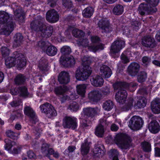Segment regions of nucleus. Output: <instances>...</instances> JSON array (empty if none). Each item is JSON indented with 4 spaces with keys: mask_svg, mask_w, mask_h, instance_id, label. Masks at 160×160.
<instances>
[{
    "mask_svg": "<svg viewBox=\"0 0 160 160\" xmlns=\"http://www.w3.org/2000/svg\"><path fill=\"white\" fill-rule=\"evenodd\" d=\"M5 64L8 68H10L15 65L22 68L26 64V61L24 56L18 52H14L12 57H8L5 61Z\"/></svg>",
    "mask_w": 160,
    "mask_h": 160,
    "instance_id": "1",
    "label": "nucleus"
},
{
    "mask_svg": "<svg viewBox=\"0 0 160 160\" xmlns=\"http://www.w3.org/2000/svg\"><path fill=\"white\" fill-rule=\"evenodd\" d=\"M82 61V65L76 71L75 77L78 80L83 81L88 78L92 73V70L87 60L83 59Z\"/></svg>",
    "mask_w": 160,
    "mask_h": 160,
    "instance_id": "2",
    "label": "nucleus"
},
{
    "mask_svg": "<svg viewBox=\"0 0 160 160\" xmlns=\"http://www.w3.org/2000/svg\"><path fill=\"white\" fill-rule=\"evenodd\" d=\"M127 136L122 133L117 134L114 139L115 143L122 149H126L129 148V144Z\"/></svg>",
    "mask_w": 160,
    "mask_h": 160,
    "instance_id": "3",
    "label": "nucleus"
},
{
    "mask_svg": "<svg viewBox=\"0 0 160 160\" xmlns=\"http://www.w3.org/2000/svg\"><path fill=\"white\" fill-rule=\"evenodd\" d=\"M44 20V18L40 16H38L34 18L30 24V28L32 31L37 32L41 31L42 28L45 27Z\"/></svg>",
    "mask_w": 160,
    "mask_h": 160,
    "instance_id": "4",
    "label": "nucleus"
},
{
    "mask_svg": "<svg viewBox=\"0 0 160 160\" xmlns=\"http://www.w3.org/2000/svg\"><path fill=\"white\" fill-rule=\"evenodd\" d=\"M143 121L141 118L138 116L132 117L129 121L128 127L132 130H139L142 127Z\"/></svg>",
    "mask_w": 160,
    "mask_h": 160,
    "instance_id": "5",
    "label": "nucleus"
},
{
    "mask_svg": "<svg viewBox=\"0 0 160 160\" xmlns=\"http://www.w3.org/2000/svg\"><path fill=\"white\" fill-rule=\"evenodd\" d=\"M40 108L42 112L45 113L48 118L55 116L57 114L54 107L48 103H45L40 105Z\"/></svg>",
    "mask_w": 160,
    "mask_h": 160,
    "instance_id": "6",
    "label": "nucleus"
},
{
    "mask_svg": "<svg viewBox=\"0 0 160 160\" xmlns=\"http://www.w3.org/2000/svg\"><path fill=\"white\" fill-rule=\"evenodd\" d=\"M76 119L74 117L66 116L63 120V126L64 128L74 130L78 126Z\"/></svg>",
    "mask_w": 160,
    "mask_h": 160,
    "instance_id": "7",
    "label": "nucleus"
},
{
    "mask_svg": "<svg viewBox=\"0 0 160 160\" xmlns=\"http://www.w3.org/2000/svg\"><path fill=\"white\" fill-rule=\"evenodd\" d=\"M138 13L141 15H144L146 12L148 13L156 12L157 9L155 7H153L149 3L143 2L139 6L138 9Z\"/></svg>",
    "mask_w": 160,
    "mask_h": 160,
    "instance_id": "8",
    "label": "nucleus"
},
{
    "mask_svg": "<svg viewBox=\"0 0 160 160\" xmlns=\"http://www.w3.org/2000/svg\"><path fill=\"white\" fill-rule=\"evenodd\" d=\"M91 39L92 42L94 44L88 47L89 50L95 52L99 49H103V45L99 42L100 38L99 37L97 36H93L91 37Z\"/></svg>",
    "mask_w": 160,
    "mask_h": 160,
    "instance_id": "9",
    "label": "nucleus"
},
{
    "mask_svg": "<svg viewBox=\"0 0 160 160\" xmlns=\"http://www.w3.org/2000/svg\"><path fill=\"white\" fill-rule=\"evenodd\" d=\"M138 84L136 82H132L128 84L125 82H117L113 84V88L117 89L120 87H122L126 91L129 89L133 91L136 88Z\"/></svg>",
    "mask_w": 160,
    "mask_h": 160,
    "instance_id": "10",
    "label": "nucleus"
},
{
    "mask_svg": "<svg viewBox=\"0 0 160 160\" xmlns=\"http://www.w3.org/2000/svg\"><path fill=\"white\" fill-rule=\"evenodd\" d=\"M125 46L124 42L121 39H117L113 42L111 46L110 53L115 54L118 52Z\"/></svg>",
    "mask_w": 160,
    "mask_h": 160,
    "instance_id": "11",
    "label": "nucleus"
},
{
    "mask_svg": "<svg viewBox=\"0 0 160 160\" xmlns=\"http://www.w3.org/2000/svg\"><path fill=\"white\" fill-rule=\"evenodd\" d=\"M114 90L119 91L115 95V99L116 101L119 103H123L126 101L127 96V93L126 91L122 87H120L117 89L114 88Z\"/></svg>",
    "mask_w": 160,
    "mask_h": 160,
    "instance_id": "12",
    "label": "nucleus"
},
{
    "mask_svg": "<svg viewBox=\"0 0 160 160\" xmlns=\"http://www.w3.org/2000/svg\"><path fill=\"white\" fill-rule=\"evenodd\" d=\"M98 25L99 27L101 29L102 33H108L112 31V28L107 20H100L98 22Z\"/></svg>",
    "mask_w": 160,
    "mask_h": 160,
    "instance_id": "13",
    "label": "nucleus"
},
{
    "mask_svg": "<svg viewBox=\"0 0 160 160\" xmlns=\"http://www.w3.org/2000/svg\"><path fill=\"white\" fill-rule=\"evenodd\" d=\"M24 113L30 118L32 123H35L38 121L36 114L32 108L29 106H25L24 109Z\"/></svg>",
    "mask_w": 160,
    "mask_h": 160,
    "instance_id": "14",
    "label": "nucleus"
},
{
    "mask_svg": "<svg viewBox=\"0 0 160 160\" xmlns=\"http://www.w3.org/2000/svg\"><path fill=\"white\" fill-rule=\"evenodd\" d=\"M5 24V25L2 28V30L4 34L8 35L14 30L16 27V24L11 19Z\"/></svg>",
    "mask_w": 160,
    "mask_h": 160,
    "instance_id": "15",
    "label": "nucleus"
},
{
    "mask_svg": "<svg viewBox=\"0 0 160 160\" xmlns=\"http://www.w3.org/2000/svg\"><path fill=\"white\" fill-rule=\"evenodd\" d=\"M100 111L99 109L97 107L94 108L88 107L83 109L84 115L91 118H92L99 113Z\"/></svg>",
    "mask_w": 160,
    "mask_h": 160,
    "instance_id": "16",
    "label": "nucleus"
},
{
    "mask_svg": "<svg viewBox=\"0 0 160 160\" xmlns=\"http://www.w3.org/2000/svg\"><path fill=\"white\" fill-rule=\"evenodd\" d=\"M59 18L58 14L54 9L48 11L46 13V19L49 22H56L58 20Z\"/></svg>",
    "mask_w": 160,
    "mask_h": 160,
    "instance_id": "17",
    "label": "nucleus"
},
{
    "mask_svg": "<svg viewBox=\"0 0 160 160\" xmlns=\"http://www.w3.org/2000/svg\"><path fill=\"white\" fill-rule=\"evenodd\" d=\"M140 68V66L138 63L135 62H132L128 67V72L131 76H135L138 73Z\"/></svg>",
    "mask_w": 160,
    "mask_h": 160,
    "instance_id": "18",
    "label": "nucleus"
},
{
    "mask_svg": "<svg viewBox=\"0 0 160 160\" xmlns=\"http://www.w3.org/2000/svg\"><path fill=\"white\" fill-rule=\"evenodd\" d=\"M142 43L146 47L153 48L156 45L154 38L150 36H144L142 39Z\"/></svg>",
    "mask_w": 160,
    "mask_h": 160,
    "instance_id": "19",
    "label": "nucleus"
},
{
    "mask_svg": "<svg viewBox=\"0 0 160 160\" xmlns=\"http://www.w3.org/2000/svg\"><path fill=\"white\" fill-rule=\"evenodd\" d=\"M90 82L93 86L98 87H101L103 85L104 80L101 77L97 75L91 76Z\"/></svg>",
    "mask_w": 160,
    "mask_h": 160,
    "instance_id": "20",
    "label": "nucleus"
},
{
    "mask_svg": "<svg viewBox=\"0 0 160 160\" xmlns=\"http://www.w3.org/2000/svg\"><path fill=\"white\" fill-rule=\"evenodd\" d=\"M102 95L101 92L98 90H94L89 93L88 97L91 100L98 102L101 99Z\"/></svg>",
    "mask_w": 160,
    "mask_h": 160,
    "instance_id": "21",
    "label": "nucleus"
},
{
    "mask_svg": "<svg viewBox=\"0 0 160 160\" xmlns=\"http://www.w3.org/2000/svg\"><path fill=\"white\" fill-rule=\"evenodd\" d=\"M58 80L61 84H67L70 81V76L68 72H61L58 76Z\"/></svg>",
    "mask_w": 160,
    "mask_h": 160,
    "instance_id": "22",
    "label": "nucleus"
},
{
    "mask_svg": "<svg viewBox=\"0 0 160 160\" xmlns=\"http://www.w3.org/2000/svg\"><path fill=\"white\" fill-rule=\"evenodd\" d=\"M112 73L111 69L107 66L103 65L100 67L99 74L102 77L108 78L110 77Z\"/></svg>",
    "mask_w": 160,
    "mask_h": 160,
    "instance_id": "23",
    "label": "nucleus"
},
{
    "mask_svg": "<svg viewBox=\"0 0 160 160\" xmlns=\"http://www.w3.org/2000/svg\"><path fill=\"white\" fill-rule=\"evenodd\" d=\"M151 109L152 112L155 114L160 113V98H156L151 103Z\"/></svg>",
    "mask_w": 160,
    "mask_h": 160,
    "instance_id": "24",
    "label": "nucleus"
},
{
    "mask_svg": "<svg viewBox=\"0 0 160 160\" xmlns=\"http://www.w3.org/2000/svg\"><path fill=\"white\" fill-rule=\"evenodd\" d=\"M42 35L44 37L47 38L51 36L53 32V27L52 26L48 25L42 28L41 31Z\"/></svg>",
    "mask_w": 160,
    "mask_h": 160,
    "instance_id": "25",
    "label": "nucleus"
},
{
    "mask_svg": "<svg viewBox=\"0 0 160 160\" xmlns=\"http://www.w3.org/2000/svg\"><path fill=\"white\" fill-rule=\"evenodd\" d=\"M159 125L156 120L152 121L148 124V128L149 131L152 133H155L159 131Z\"/></svg>",
    "mask_w": 160,
    "mask_h": 160,
    "instance_id": "26",
    "label": "nucleus"
},
{
    "mask_svg": "<svg viewBox=\"0 0 160 160\" xmlns=\"http://www.w3.org/2000/svg\"><path fill=\"white\" fill-rule=\"evenodd\" d=\"M38 67L43 72L48 71V62L47 59L43 57L41 58L39 61Z\"/></svg>",
    "mask_w": 160,
    "mask_h": 160,
    "instance_id": "27",
    "label": "nucleus"
},
{
    "mask_svg": "<svg viewBox=\"0 0 160 160\" xmlns=\"http://www.w3.org/2000/svg\"><path fill=\"white\" fill-rule=\"evenodd\" d=\"M14 45L16 46H20L23 41V37L20 33L16 34L13 37Z\"/></svg>",
    "mask_w": 160,
    "mask_h": 160,
    "instance_id": "28",
    "label": "nucleus"
},
{
    "mask_svg": "<svg viewBox=\"0 0 160 160\" xmlns=\"http://www.w3.org/2000/svg\"><path fill=\"white\" fill-rule=\"evenodd\" d=\"M89 148L90 143L85 140L81 146V152L82 154L83 155H87L89 152Z\"/></svg>",
    "mask_w": 160,
    "mask_h": 160,
    "instance_id": "29",
    "label": "nucleus"
},
{
    "mask_svg": "<svg viewBox=\"0 0 160 160\" xmlns=\"http://www.w3.org/2000/svg\"><path fill=\"white\" fill-rule=\"evenodd\" d=\"M8 13L3 11H0V24H4L10 19Z\"/></svg>",
    "mask_w": 160,
    "mask_h": 160,
    "instance_id": "30",
    "label": "nucleus"
},
{
    "mask_svg": "<svg viewBox=\"0 0 160 160\" xmlns=\"http://www.w3.org/2000/svg\"><path fill=\"white\" fill-rule=\"evenodd\" d=\"M68 90V88L66 86H59L55 88L54 92L57 96L58 95L64 94Z\"/></svg>",
    "mask_w": 160,
    "mask_h": 160,
    "instance_id": "31",
    "label": "nucleus"
},
{
    "mask_svg": "<svg viewBox=\"0 0 160 160\" xmlns=\"http://www.w3.org/2000/svg\"><path fill=\"white\" fill-rule=\"evenodd\" d=\"M104 132L105 130L103 127L100 125H98L95 129V134L98 137L102 138Z\"/></svg>",
    "mask_w": 160,
    "mask_h": 160,
    "instance_id": "32",
    "label": "nucleus"
},
{
    "mask_svg": "<svg viewBox=\"0 0 160 160\" xmlns=\"http://www.w3.org/2000/svg\"><path fill=\"white\" fill-rule=\"evenodd\" d=\"M26 77L24 75L19 74L14 79L15 83L18 85L24 84L26 80Z\"/></svg>",
    "mask_w": 160,
    "mask_h": 160,
    "instance_id": "33",
    "label": "nucleus"
},
{
    "mask_svg": "<svg viewBox=\"0 0 160 160\" xmlns=\"http://www.w3.org/2000/svg\"><path fill=\"white\" fill-rule=\"evenodd\" d=\"M146 104V100L144 98H142L139 99L134 105V107L136 109H139L144 107Z\"/></svg>",
    "mask_w": 160,
    "mask_h": 160,
    "instance_id": "34",
    "label": "nucleus"
},
{
    "mask_svg": "<svg viewBox=\"0 0 160 160\" xmlns=\"http://www.w3.org/2000/svg\"><path fill=\"white\" fill-rule=\"evenodd\" d=\"M93 11V9L91 7H89L83 11L82 14L85 18H90L92 15Z\"/></svg>",
    "mask_w": 160,
    "mask_h": 160,
    "instance_id": "35",
    "label": "nucleus"
},
{
    "mask_svg": "<svg viewBox=\"0 0 160 160\" xmlns=\"http://www.w3.org/2000/svg\"><path fill=\"white\" fill-rule=\"evenodd\" d=\"M124 9L123 6L121 5L118 4L116 5L113 8L112 12L115 15H120L122 14L123 12Z\"/></svg>",
    "mask_w": 160,
    "mask_h": 160,
    "instance_id": "36",
    "label": "nucleus"
},
{
    "mask_svg": "<svg viewBox=\"0 0 160 160\" xmlns=\"http://www.w3.org/2000/svg\"><path fill=\"white\" fill-rule=\"evenodd\" d=\"M14 14L16 19L20 21H22L24 19L23 11L22 9H18L14 11Z\"/></svg>",
    "mask_w": 160,
    "mask_h": 160,
    "instance_id": "37",
    "label": "nucleus"
},
{
    "mask_svg": "<svg viewBox=\"0 0 160 160\" xmlns=\"http://www.w3.org/2000/svg\"><path fill=\"white\" fill-rule=\"evenodd\" d=\"M18 93L20 95L23 97H26L28 96L29 93L28 91L27 88L25 86H20L18 88Z\"/></svg>",
    "mask_w": 160,
    "mask_h": 160,
    "instance_id": "38",
    "label": "nucleus"
},
{
    "mask_svg": "<svg viewBox=\"0 0 160 160\" xmlns=\"http://www.w3.org/2000/svg\"><path fill=\"white\" fill-rule=\"evenodd\" d=\"M86 86L85 84H80L77 86L78 93L83 97L86 92Z\"/></svg>",
    "mask_w": 160,
    "mask_h": 160,
    "instance_id": "39",
    "label": "nucleus"
},
{
    "mask_svg": "<svg viewBox=\"0 0 160 160\" xmlns=\"http://www.w3.org/2000/svg\"><path fill=\"white\" fill-rule=\"evenodd\" d=\"M57 49L53 46H48L46 51L47 54L50 56L55 55L57 52Z\"/></svg>",
    "mask_w": 160,
    "mask_h": 160,
    "instance_id": "40",
    "label": "nucleus"
},
{
    "mask_svg": "<svg viewBox=\"0 0 160 160\" xmlns=\"http://www.w3.org/2000/svg\"><path fill=\"white\" fill-rule=\"evenodd\" d=\"M72 33L74 37L78 38L83 37L85 35L84 32L77 28L74 29L72 31Z\"/></svg>",
    "mask_w": 160,
    "mask_h": 160,
    "instance_id": "41",
    "label": "nucleus"
},
{
    "mask_svg": "<svg viewBox=\"0 0 160 160\" xmlns=\"http://www.w3.org/2000/svg\"><path fill=\"white\" fill-rule=\"evenodd\" d=\"M79 105L75 102H72L68 105V109L72 112H76L79 109Z\"/></svg>",
    "mask_w": 160,
    "mask_h": 160,
    "instance_id": "42",
    "label": "nucleus"
},
{
    "mask_svg": "<svg viewBox=\"0 0 160 160\" xmlns=\"http://www.w3.org/2000/svg\"><path fill=\"white\" fill-rule=\"evenodd\" d=\"M147 78V74L144 71L140 72L137 76V81L140 83L144 82Z\"/></svg>",
    "mask_w": 160,
    "mask_h": 160,
    "instance_id": "43",
    "label": "nucleus"
},
{
    "mask_svg": "<svg viewBox=\"0 0 160 160\" xmlns=\"http://www.w3.org/2000/svg\"><path fill=\"white\" fill-rule=\"evenodd\" d=\"M132 98H130L128 102L126 103L125 105L121 108V110L122 111H126L131 109L132 106Z\"/></svg>",
    "mask_w": 160,
    "mask_h": 160,
    "instance_id": "44",
    "label": "nucleus"
},
{
    "mask_svg": "<svg viewBox=\"0 0 160 160\" xmlns=\"http://www.w3.org/2000/svg\"><path fill=\"white\" fill-rule=\"evenodd\" d=\"M141 145L143 150L144 152H149L151 151V145L149 142L144 141L141 143Z\"/></svg>",
    "mask_w": 160,
    "mask_h": 160,
    "instance_id": "45",
    "label": "nucleus"
},
{
    "mask_svg": "<svg viewBox=\"0 0 160 160\" xmlns=\"http://www.w3.org/2000/svg\"><path fill=\"white\" fill-rule=\"evenodd\" d=\"M49 145L46 143H44L42 144V152L44 156H48V153L49 152V150L50 148H49Z\"/></svg>",
    "mask_w": 160,
    "mask_h": 160,
    "instance_id": "46",
    "label": "nucleus"
},
{
    "mask_svg": "<svg viewBox=\"0 0 160 160\" xmlns=\"http://www.w3.org/2000/svg\"><path fill=\"white\" fill-rule=\"evenodd\" d=\"M5 143V149L9 150L11 148L16 145V143L8 139H6L4 141Z\"/></svg>",
    "mask_w": 160,
    "mask_h": 160,
    "instance_id": "47",
    "label": "nucleus"
},
{
    "mask_svg": "<svg viewBox=\"0 0 160 160\" xmlns=\"http://www.w3.org/2000/svg\"><path fill=\"white\" fill-rule=\"evenodd\" d=\"M113 106V103L110 100L106 101L103 103V108L106 110L109 111L112 109Z\"/></svg>",
    "mask_w": 160,
    "mask_h": 160,
    "instance_id": "48",
    "label": "nucleus"
},
{
    "mask_svg": "<svg viewBox=\"0 0 160 160\" xmlns=\"http://www.w3.org/2000/svg\"><path fill=\"white\" fill-rule=\"evenodd\" d=\"M72 50L70 47L68 46H64L61 49V52L64 55H67L70 54Z\"/></svg>",
    "mask_w": 160,
    "mask_h": 160,
    "instance_id": "49",
    "label": "nucleus"
},
{
    "mask_svg": "<svg viewBox=\"0 0 160 160\" xmlns=\"http://www.w3.org/2000/svg\"><path fill=\"white\" fill-rule=\"evenodd\" d=\"M6 133L8 137L13 139H17L18 136L19 135V133L15 132L11 130L7 131Z\"/></svg>",
    "mask_w": 160,
    "mask_h": 160,
    "instance_id": "50",
    "label": "nucleus"
},
{
    "mask_svg": "<svg viewBox=\"0 0 160 160\" xmlns=\"http://www.w3.org/2000/svg\"><path fill=\"white\" fill-rule=\"evenodd\" d=\"M58 98L61 101L62 103L65 102L67 100H69V96L65 93L61 95H58Z\"/></svg>",
    "mask_w": 160,
    "mask_h": 160,
    "instance_id": "51",
    "label": "nucleus"
},
{
    "mask_svg": "<svg viewBox=\"0 0 160 160\" xmlns=\"http://www.w3.org/2000/svg\"><path fill=\"white\" fill-rule=\"evenodd\" d=\"M93 152L94 154L97 155L98 156H102L104 153L103 150L99 147L96 148L94 150Z\"/></svg>",
    "mask_w": 160,
    "mask_h": 160,
    "instance_id": "52",
    "label": "nucleus"
},
{
    "mask_svg": "<svg viewBox=\"0 0 160 160\" xmlns=\"http://www.w3.org/2000/svg\"><path fill=\"white\" fill-rule=\"evenodd\" d=\"M62 5L66 8H70L72 6V2L71 0H62Z\"/></svg>",
    "mask_w": 160,
    "mask_h": 160,
    "instance_id": "53",
    "label": "nucleus"
},
{
    "mask_svg": "<svg viewBox=\"0 0 160 160\" xmlns=\"http://www.w3.org/2000/svg\"><path fill=\"white\" fill-rule=\"evenodd\" d=\"M1 51L2 55L4 57H6L9 55L10 51L9 49L5 47H2Z\"/></svg>",
    "mask_w": 160,
    "mask_h": 160,
    "instance_id": "54",
    "label": "nucleus"
},
{
    "mask_svg": "<svg viewBox=\"0 0 160 160\" xmlns=\"http://www.w3.org/2000/svg\"><path fill=\"white\" fill-rule=\"evenodd\" d=\"M67 60L68 67H71L75 64V60L72 56L67 57Z\"/></svg>",
    "mask_w": 160,
    "mask_h": 160,
    "instance_id": "55",
    "label": "nucleus"
},
{
    "mask_svg": "<svg viewBox=\"0 0 160 160\" xmlns=\"http://www.w3.org/2000/svg\"><path fill=\"white\" fill-rule=\"evenodd\" d=\"M67 57H61L60 59V62L64 67H68V60H67Z\"/></svg>",
    "mask_w": 160,
    "mask_h": 160,
    "instance_id": "56",
    "label": "nucleus"
},
{
    "mask_svg": "<svg viewBox=\"0 0 160 160\" xmlns=\"http://www.w3.org/2000/svg\"><path fill=\"white\" fill-rule=\"evenodd\" d=\"M151 59L147 56H144L142 57V60L143 63L142 65L147 66L149 62L151 61Z\"/></svg>",
    "mask_w": 160,
    "mask_h": 160,
    "instance_id": "57",
    "label": "nucleus"
},
{
    "mask_svg": "<svg viewBox=\"0 0 160 160\" xmlns=\"http://www.w3.org/2000/svg\"><path fill=\"white\" fill-rule=\"evenodd\" d=\"M36 45L42 49H44L47 46V42L41 40L37 42Z\"/></svg>",
    "mask_w": 160,
    "mask_h": 160,
    "instance_id": "58",
    "label": "nucleus"
},
{
    "mask_svg": "<svg viewBox=\"0 0 160 160\" xmlns=\"http://www.w3.org/2000/svg\"><path fill=\"white\" fill-rule=\"evenodd\" d=\"M49 152L48 153V156L47 157H48L49 158L50 155H53V157L55 158H59V154L57 152H55L52 148H50Z\"/></svg>",
    "mask_w": 160,
    "mask_h": 160,
    "instance_id": "59",
    "label": "nucleus"
},
{
    "mask_svg": "<svg viewBox=\"0 0 160 160\" xmlns=\"http://www.w3.org/2000/svg\"><path fill=\"white\" fill-rule=\"evenodd\" d=\"M147 3H149V4L152 6L153 7H155L158 5L159 0H144Z\"/></svg>",
    "mask_w": 160,
    "mask_h": 160,
    "instance_id": "60",
    "label": "nucleus"
},
{
    "mask_svg": "<svg viewBox=\"0 0 160 160\" xmlns=\"http://www.w3.org/2000/svg\"><path fill=\"white\" fill-rule=\"evenodd\" d=\"M118 152L116 149L111 150L109 152V156L112 158L118 156Z\"/></svg>",
    "mask_w": 160,
    "mask_h": 160,
    "instance_id": "61",
    "label": "nucleus"
},
{
    "mask_svg": "<svg viewBox=\"0 0 160 160\" xmlns=\"http://www.w3.org/2000/svg\"><path fill=\"white\" fill-rule=\"evenodd\" d=\"M131 24L132 28L135 30H137L139 29L140 23L138 21H134L132 22Z\"/></svg>",
    "mask_w": 160,
    "mask_h": 160,
    "instance_id": "62",
    "label": "nucleus"
},
{
    "mask_svg": "<svg viewBox=\"0 0 160 160\" xmlns=\"http://www.w3.org/2000/svg\"><path fill=\"white\" fill-rule=\"evenodd\" d=\"M101 91L102 95H107L110 93V89L107 87L102 88Z\"/></svg>",
    "mask_w": 160,
    "mask_h": 160,
    "instance_id": "63",
    "label": "nucleus"
},
{
    "mask_svg": "<svg viewBox=\"0 0 160 160\" xmlns=\"http://www.w3.org/2000/svg\"><path fill=\"white\" fill-rule=\"evenodd\" d=\"M138 93L141 95L145 96L148 94L146 88L142 87L140 88L138 92Z\"/></svg>",
    "mask_w": 160,
    "mask_h": 160,
    "instance_id": "64",
    "label": "nucleus"
}]
</instances>
